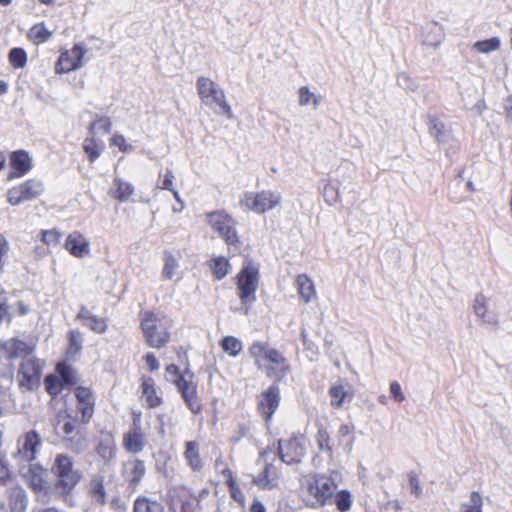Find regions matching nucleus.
Returning <instances> with one entry per match:
<instances>
[{
    "label": "nucleus",
    "instance_id": "nucleus-41",
    "mask_svg": "<svg viewBox=\"0 0 512 512\" xmlns=\"http://www.w3.org/2000/svg\"><path fill=\"white\" fill-rule=\"evenodd\" d=\"M219 345L223 352L233 358L237 357L243 350L242 341L234 336L223 337L220 340Z\"/></svg>",
    "mask_w": 512,
    "mask_h": 512
},
{
    "label": "nucleus",
    "instance_id": "nucleus-27",
    "mask_svg": "<svg viewBox=\"0 0 512 512\" xmlns=\"http://www.w3.org/2000/svg\"><path fill=\"white\" fill-rule=\"evenodd\" d=\"M140 389L141 398L144 399L147 408L155 409L163 404V397L158 392L152 377L143 376L141 378Z\"/></svg>",
    "mask_w": 512,
    "mask_h": 512
},
{
    "label": "nucleus",
    "instance_id": "nucleus-6",
    "mask_svg": "<svg viewBox=\"0 0 512 512\" xmlns=\"http://www.w3.org/2000/svg\"><path fill=\"white\" fill-rule=\"evenodd\" d=\"M259 268L251 260L243 263L242 268L235 277L237 296L241 303V310L245 315L251 311L256 301V292L259 287Z\"/></svg>",
    "mask_w": 512,
    "mask_h": 512
},
{
    "label": "nucleus",
    "instance_id": "nucleus-46",
    "mask_svg": "<svg viewBox=\"0 0 512 512\" xmlns=\"http://www.w3.org/2000/svg\"><path fill=\"white\" fill-rule=\"evenodd\" d=\"M163 260L164 266L162 270V276L165 279L171 280L174 277L177 268L179 267L178 261L176 257L168 250L164 251Z\"/></svg>",
    "mask_w": 512,
    "mask_h": 512
},
{
    "label": "nucleus",
    "instance_id": "nucleus-54",
    "mask_svg": "<svg viewBox=\"0 0 512 512\" xmlns=\"http://www.w3.org/2000/svg\"><path fill=\"white\" fill-rule=\"evenodd\" d=\"M299 104L301 106H306L310 102H313L314 106L319 104V99L309 90L308 87L302 86L299 91Z\"/></svg>",
    "mask_w": 512,
    "mask_h": 512
},
{
    "label": "nucleus",
    "instance_id": "nucleus-42",
    "mask_svg": "<svg viewBox=\"0 0 512 512\" xmlns=\"http://www.w3.org/2000/svg\"><path fill=\"white\" fill-rule=\"evenodd\" d=\"M114 186L115 189L112 192V197L120 202L129 200L134 193V187L132 184L125 182L120 178L114 179Z\"/></svg>",
    "mask_w": 512,
    "mask_h": 512
},
{
    "label": "nucleus",
    "instance_id": "nucleus-33",
    "mask_svg": "<svg viewBox=\"0 0 512 512\" xmlns=\"http://www.w3.org/2000/svg\"><path fill=\"white\" fill-rule=\"evenodd\" d=\"M96 453L105 461H110L116 453V444L113 435L109 432L101 433L95 446Z\"/></svg>",
    "mask_w": 512,
    "mask_h": 512
},
{
    "label": "nucleus",
    "instance_id": "nucleus-21",
    "mask_svg": "<svg viewBox=\"0 0 512 512\" xmlns=\"http://www.w3.org/2000/svg\"><path fill=\"white\" fill-rule=\"evenodd\" d=\"M121 474L128 488L135 491L146 475L145 462L137 457L130 458L123 463Z\"/></svg>",
    "mask_w": 512,
    "mask_h": 512
},
{
    "label": "nucleus",
    "instance_id": "nucleus-35",
    "mask_svg": "<svg viewBox=\"0 0 512 512\" xmlns=\"http://www.w3.org/2000/svg\"><path fill=\"white\" fill-rule=\"evenodd\" d=\"M83 150L87 155L90 163L95 162L105 149V144L102 140L95 137V134H90L86 137L82 144Z\"/></svg>",
    "mask_w": 512,
    "mask_h": 512
},
{
    "label": "nucleus",
    "instance_id": "nucleus-22",
    "mask_svg": "<svg viewBox=\"0 0 512 512\" xmlns=\"http://www.w3.org/2000/svg\"><path fill=\"white\" fill-rule=\"evenodd\" d=\"M10 172L8 180L22 178L33 168L32 158L29 153L23 149L12 151L9 155Z\"/></svg>",
    "mask_w": 512,
    "mask_h": 512
},
{
    "label": "nucleus",
    "instance_id": "nucleus-17",
    "mask_svg": "<svg viewBox=\"0 0 512 512\" xmlns=\"http://www.w3.org/2000/svg\"><path fill=\"white\" fill-rule=\"evenodd\" d=\"M76 400V409L83 424H88L94 414L96 408V397L93 390L86 386H76L73 390Z\"/></svg>",
    "mask_w": 512,
    "mask_h": 512
},
{
    "label": "nucleus",
    "instance_id": "nucleus-31",
    "mask_svg": "<svg viewBox=\"0 0 512 512\" xmlns=\"http://www.w3.org/2000/svg\"><path fill=\"white\" fill-rule=\"evenodd\" d=\"M87 491L93 501L100 505L106 504L107 494L104 476L99 474L93 475L88 483Z\"/></svg>",
    "mask_w": 512,
    "mask_h": 512
},
{
    "label": "nucleus",
    "instance_id": "nucleus-56",
    "mask_svg": "<svg viewBox=\"0 0 512 512\" xmlns=\"http://www.w3.org/2000/svg\"><path fill=\"white\" fill-rule=\"evenodd\" d=\"M12 475L8 461L4 457H0V484H6L12 479Z\"/></svg>",
    "mask_w": 512,
    "mask_h": 512
},
{
    "label": "nucleus",
    "instance_id": "nucleus-28",
    "mask_svg": "<svg viewBox=\"0 0 512 512\" xmlns=\"http://www.w3.org/2000/svg\"><path fill=\"white\" fill-rule=\"evenodd\" d=\"M33 346L18 338H11L0 344V351H3L5 357L9 360L18 357L27 358L33 352Z\"/></svg>",
    "mask_w": 512,
    "mask_h": 512
},
{
    "label": "nucleus",
    "instance_id": "nucleus-30",
    "mask_svg": "<svg viewBox=\"0 0 512 512\" xmlns=\"http://www.w3.org/2000/svg\"><path fill=\"white\" fill-rule=\"evenodd\" d=\"M184 459L192 472H201L204 468V460L200 453V445L197 441L190 440L184 443Z\"/></svg>",
    "mask_w": 512,
    "mask_h": 512
},
{
    "label": "nucleus",
    "instance_id": "nucleus-13",
    "mask_svg": "<svg viewBox=\"0 0 512 512\" xmlns=\"http://www.w3.org/2000/svg\"><path fill=\"white\" fill-rule=\"evenodd\" d=\"M131 418L132 424L128 431L123 434L122 445L126 452L138 454L147 444V436L142 427V412L132 410Z\"/></svg>",
    "mask_w": 512,
    "mask_h": 512
},
{
    "label": "nucleus",
    "instance_id": "nucleus-7",
    "mask_svg": "<svg viewBox=\"0 0 512 512\" xmlns=\"http://www.w3.org/2000/svg\"><path fill=\"white\" fill-rule=\"evenodd\" d=\"M317 432L315 441L318 450L327 455L330 459L334 457L335 451L344 446L345 443H350L353 440L354 426L344 423L338 428L336 438L331 436V433L326 425L321 422L316 423Z\"/></svg>",
    "mask_w": 512,
    "mask_h": 512
},
{
    "label": "nucleus",
    "instance_id": "nucleus-3",
    "mask_svg": "<svg viewBox=\"0 0 512 512\" xmlns=\"http://www.w3.org/2000/svg\"><path fill=\"white\" fill-rule=\"evenodd\" d=\"M139 327L146 345L154 349L166 347L171 339L173 320L153 310H144L139 314Z\"/></svg>",
    "mask_w": 512,
    "mask_h": 512
},
{
    "label": "nucleus",
    "instance_id": "nucleus-18",
    "mask_svg": "<svg viewBox=\"0 0 512 512\" xmlns=\"http://www.w3.org/2000/svg\"><path fill=\"white\" fill-rule=\"evenodd\" d=\"M304 437L302 435H293L286 440H279L278 454L280 459L286 464H297L301 462L305 455Z\"/></svg>",
    "mask_w": 512,
    "mask_h": 512
},
{
    "label": "nucleus",
    "instance_id": "nucleus-2",
    "mask_svg": "<svg viewBox=\"0 0 512 512\" xmlns=\"http://www.w3.org/2000/svg\"><path fill=\"white\" fill-rule=\"evenodd\" d=\"M336 489L335 480L327 474L310 473L300 480V496L308 508L331 504Z\"/></svg>",
    "mask_w": 512,
    "mask_h": 512
},
{
    "label": "nucleus",
    "instance_id": "nucleus-58",
    "mask_svg": "<svg viewBox=\"0 0 512 512\" xmlns=\"http://www.w3.org/2000/svg\"><path fill=\"white\" fill-rule=\"evenodd\" d=\"M323 196L325 201L332 205L337 202L339 198V193L337 188H335L332 184H326L323 188Z\"/></svg>",
    "mask_w": 512,
    "mask_h": 512
},
{
    "label": "nucleus",
    "instance_id": "nucleus-52",
    "mask_svg": "<svg viewBox=\"0 0 512 512\" xmlns=\"http://www.w3.org/2000/svg\"><path fill=\"white\" fill-rule=\"evenodd\" d=\"M96 128L100 129L105 134L109 133L112 128L110 118L102 116L98 117L95 121L91 122L88 128L89 134H95Z\"/></svg>",
    "mask_w": 512,
    "mask_h": 512
},
{
    "label": "nucleus",
    "instance_id": "nucleus-45",
    "mask_svg": "<svg viewBox=\"0 0 512 512\" xmlns=\"http://www.w3.org/2000/svg\"><path fill=\"white\" fill-rule=\"evenodd\" d=\"M133 512H162V506L157 501L140 496L134 501Z\"/></svg>",
    "mask_w": 512,
    "mask_h": 512
},
{
    "label": "nucleus",
    "instance_id": "nucleus-37",
    "mask_svg": "<svg viewBox=\"0 0 512 512\" xmlns=\"http://www.w3.org/2000/svg\"><path fill=\"white\" fill-rule=\"evenodd\" d=\"M214 279L220 281L224 279L231 271V264L229 260L224 256L212 257L208 262Z\"/></svg>",
    "mask_w": 512,
    "mask_h": 512
},
{
    "label": "nucleus",
    "instance_id": "nucleus-29",
    "mask_svg": "<svg viewBox=\"0 0 512 512\" xmlns=\"http://www.w3.org/2000/svg\"><path fill=\"white\" fill-rule=\"evenodd\" d=\"M328 394L331 406L336 409L343 407L345 402H350L354 396L351 386L342 381L332 384L328 390Z\"/></svg>",
    "mask_w": 512,
    "mask_h": 512
},
{
    "label": "nucleus",
    "instance_id": "nucleus-11",
    "mask_svg": "<svg viewBox=\"0 0 512 512\" xmlns=\"http://www.w3.org/2000/svg\"><path fill=\"white\" fill-rule=\"evenodd\" d=\"M45 192V185L42 180L29 178L7 190L6 200L11 206L34 201Z\"/></svg>",
    "mask_w": 512,
    "mask_h": 512
},
{
    "label": "nucleus",
    "instance_id": "nucleus-8",
    "mask_svg": "<svg viewBox=\"0 0 512 512\" xmlns=\"http://www.w3.org/2000/svg\"><path fill=\"white\" fill-rule=\"evenodd\" d=\"M205 219L210 228L226 243L227 246L238 247L241 244L236 229L237 222L231 214L224 209L205 213Z\"/></svg>",
    "mask_w": 512,
    "mask_h": 512
},
{
    "label": "nucleus",
    "instance_id": "nucleus-57",
    "mask_svg": "<svg viewBox=\"0 0 512 512\" xmlns=\"http://www.w3.org/2000/svg\"><path fill=\"white\" fill-rule=\"evenodd\" d=\"M110 145L116 146L123 153H126L131 150V145H129L122 134H114L110 139Z\"/></svg>",
    "mask_w": 512,
    "mask_h": 512
},
{
    "label": "nucleus",
    "instance_id": "nucleus-55",
    "mask_svg": "<svg viewBox=\"0 0 512 512\" xmlns=\"http://www.w3.org/2000/svg\"><path fill=\"white\" fill-rule=\"evenodd\" d=\"M231 498L242 508L245 507V494L243 493L240 486L236 483L232 486L227 487Z\"/></svg>",
    "mask_w": 512,
    "mask_h": 512
},
{
    "label": "nucleus",
    "instance_id": "nucleus-16",
    "mask_svg": "<svg viewBox=\"0 0 512 512\" xmlns=\"http://www.w3.org/2000/svg\"><path fill=\"white\" fill-rule=\"evenodd\" d=\"M280 402L281 394L278 383H273L257 396V413L263 419L267 427L271 425L274 414L280 406Z\"/></svg>",
    "mask_w": 512,
    "mask_h": 512
},
{
    "label": "nucleus",
    "instance_id": "nucleus-48",
    "mask_svg": "<svg viewBox=\"0 0 512 512\" xmlns=\"http://www.w3.org/2000/svg\"><path fill=\"white\" fill-rule=\"evenodd\" d=\"M500 40L497 37H492L486 40L477 41L473 44V49L479 53H490L500 48Z\"/></svg>",
    "mask_w": 512,
    "mask_h": 512
},
{
    "label": "nucleus",
    "instance_id": "nucleus-14",
    "mask_svg": "<svg viewBox=\"0 0 512 512\" xmlns=\"http://www.w3.org/2000/svg\"><path fill=\"white\" fill-rule=\"evenodd\" d=\"M80 417L73 416L68 411H60L56 415L54 429L62 439L70 444L79 443L83 438Z\"/></svg>",
    "mask_w": 512,
    "mask_h": 512
},
{
    "label": "nucleus",
    "instance_id": "nucleus-26",
    "mask_svg": "<svg viewBox=\"0 0 512 512\" xmlns=\"http://www.w3.org/2000/svg\"><path fill=\"white\" fill-rule=\"evenodd\" d=\"M64 247L70 255L76 258H83L90 254V243L79 231L68 234Z\"/></svg>",
    "mask_w": 512,
    "mask_h": 512
},
{
    "label": "nucleus",
    "instance_id": "nucleus-50",
    "mask_svg": "<svg viewBox=\"0 0 512 512\" xmlns=\"http://www.w3.org/2000/svg\"><path fill=\"white\" fill-rule=\"evenodd\" d=\"M40 239L44 245L56 246L59 244L62 234L57 229H48L40 231Z\"/></svg>",
    "mask_w": 512,
    "mask_h": 512
},
{
    "label": "nucleus",
    "instance_id": "nucleus-51",
    "mask_svg": "<svg viewBox=\"0 0 512 512\" xmlns=\"http://www.w3.org/2000/svg\"><path fill=\"white\" fill-rule=\"evenodd\" d=\"M175 175L171 169H166L164 173L159 174L157 187L162 190H173Z\"/></svg>",
    "mask_w": 512,
    "mask_h": 512
},
{
    "label": "nucleus",
    "instance_id": "nucleus-4",
    "mask_svg": "<svg viewBox=\"0 0 512 512\" xmlns=\"http://www.w3.org/2000/svg\"><path fill=\"white\" fill-rule=\"evenodd\" d=\"M55 477L53 493L66 501L83 478L82 472L75 468L73 459L67 454H57L51 467Z\"/></svg>",
    "mask_w": 512,
    "mask_h": 512
},
{
    "label": "nucleus",
    "instance_id": "nucleus-53",
    "mask_svg": "<svg viewBox=\"0 0 512 512\" xmlns=\"http://www.w3.org/2000/svg\"><path fill=\"white\" fill-rule=\"evenodd\" d=\"M250 433V427L247 423H238L233 431L230 438V441L234 444L240 442L242 439L246 438Z\"/></svg>",
    "mask_w": 512,
    "mask_h": 512
},
{
    "label": "nucleus",
    "instance_id": "nucleus-44",
    "mask_svg": "<svg viewBox=\"0 0 512 512\" xmlns=\"http://www.w3.org/2000/svg\"><path fill=\"white\" fill-rule=\"evenodd\" d=\"M332 502L339 512H347L351 509L353 503L352 494L346 489L335 491Z\"/></svg>",
    "mask_w": 512,
    "mask_h": 512
},
{
    "label": "nucleus",
    "instance_id": "nucleus-40",
    "mask_svg": "<svg viewBox=\"0 0 512 512\" xmlns=\"http://www.w3.org/2000/svg\"><path fill=\"white\" fill-rule=\"evenodd\" d=\"M44 386L46 392L51 396L52 399L57 398L62 393L64 388L67 387L55 371L54 373L48 374L44 378Z\"/></svg>",
    "mask_w": 512,
    "mask_h": 512
},
{
    "label": "nucleus",
    "instance_id": "nucleus-64",
    "mask_svg": "<svg viewBox=\"0 0 512 512\" xmlns=\"http://www.w3.org/2000/svg\"><path fill=\"white\" fill-rule=\"evenodd\" d=\"M222 476L225 478V484L227 487L236 484V479L234 478L233 472L230 468L226 467L221 471Z\"/></svg>",
    "mask_w": 512,
    "mask_h": 512
},
{
    "label": "nucleus",
    "instance_id": "nucleus-38",
    "mask_svg": "<svg viewBox=\"0 0 512 512\" xmlns=\"http://www.w3.org/2000/svg\"><path fill=\"white\" fill-rule=\"evenodd\" d=\"M52 31L48 30L44 22L34 24L27 33V38L35 45L47 42L52 37Z\"/></svg>",
    "mask_w": 512,
    "mask_h": 512
},
{
    "label": "nucleus",
    "instance_id": "nucleus-43",
    "mask_svg": "<svg viewBox=\"0 0 512 512\" xmlns=\"http://www.w3.org/2000/svg\"><path fill=\"white\" fill-rule=\"evenodd\" d=\"M429 134L434 138L437 143H442L449 130L446 125L441 122L437 117H430L428 121Z\"/></svg>",
    "mask_w": 512,
    "mask_h": 512
},
{
    "label": "nucleus",
    "instance_id": "nucleus-59",
    "mask_svg": "<svg viewBox=\"0 0 512 512\" xmlns=\"http://www.w3.org/2000/svg\"><path fill=\"white\" fill-rule=\"evenodd\" d=\"M408 480L412 494L416 497H420L422 494V488L420 486L418 474L415 471H410L408 473Z\"/></svg>",
    "mask_w": 512,
    "mask_h": 512
},
{
    "label": "nucleus",
    "instance_id": "nucleus-10",
    "mask_svg": "<svg viewBox=\"0 0 512 512\" xmlns=\"http://www.w3.org/2000/svg\"><path fill=\"white\" fill-rule=\"evenodd\" d=\"M25 483L34 493L36 500L48 502L53 493L52 485L48 480V471L43 466L31 463L27 471L23 474Z\"/></svg>",
    "mask_w": 512,
    "mask_h": 512
},
{
    "label": "nucleus",
    "instance_id": "nucleus-9",
    "mask_svg": "<svg viewBox=\"0 0 512 512\" xmlns=\"http://www.w3.org/2000/svg\"><path fill=\"white\" fill-rule=\"evenodd\" d=\"M281 200L280 193L271 190L245 192L239 201V205L246 211L264 214L279 206Z\"/></svg>",
    "mask_w": 512,
    "mask_h": 512
},
{
    "label": "nucleus",
    "instance_id": "nucleus-5",
    "mask_svg": "<svg viewBox=\"0 0 512 512\" xmlns=\"http://www.w3.org/2000/svg\"><path fill=\"white\" fill-rule=\"evenodd\" d=\"M166 373L171 376L184 404L193 415H199L203 411V402L198 393V383L195 375L188 369L180 371L176 364H168L165 367Z\"/></svg>",
    "mask_w": 512,
    "mask_h": 512
},
{
    "label": "nucleus",
    "instance_id": "nucleus-1",
    "mask_svg": "<svg viewBox=\"0 0 512 512\" xmlns=\"http://www.w3.org/2000/svg\"><path fill=\"white\" fill-rule=\"evenodd\" d=\"M255 366L263 371L274 383L282 381L291 367L286 357L266 341H254L248 348Z\"/></svg>",
    "mask_w": 512,
    "mask_h": 512
},
{
    "label": "nucleus",
    "instance_id": "nucleus-47",
    "mask_svg": "<svg viewBox=\"0 0 512 512\" xmlns=\"http://www.w3.org/2000/svg\"><path fill=\"white\" fill-rule=\"evenodd\" d=\"M8 60L14 69L24 68L27 64V53L23 48H12L8 54Z\"/></svg>",
    "mask_w": 512,
    "mask_h": 512
},
{
    "label": "nucleus",
    "instance_id": "nucleus-49",
    "mask_svg": "<svg viewBox=\"0 0 512 512\" xmlns=\"http://www.w3.org/2000/svg\"><path fill=\"white\" fill-rule=\"evenodd\" d=\"M483 498L477 491L470 494V502L462 505L461 512H482Z\"/></svg>",
    "mask_w": 512,
    "mask_h": 512
},
{
    "label": "nucleus",
    "instance_id": "nucleus-63",
    "mask_svg": "<svg viewBox=\"0 0 512 512\" xmlns=\"http://www.w3.org/2000/svg\"><path fill=\"white\" fill-rule=\"evenodd\" d=\"M9 251V243L6 238L0 233V271L4 267V259Z\"/></svg>",
    "mask_w": 512,
    "mask_h": 512
},
{
    "label": "nucleus",
    "instance_id": "nucleus-36",
    "mask_svg": "<svg viewBox=\"0 0 512 512\" xmlns=\"http://www.w3.org/2000/svg\"><path fill=\"white\" fill-rule=\"evenodd\" d=\"M55 372L67 387L75 386L79 381L77 370L67 361L58 362Z\"/></svg>",
    "mask_w": 512,
    "mask_h": 512
},
{
    "label": "nucleus",
    "instance_id": "nucleus-19",
    "mask_svg": "<svg viewBox=\"0 0 512 512\" xmlns=\"http://www.w3.org/2000/svg\"><path fill=\"white\" fill-rule=\"evenodd\" d=\"M85 53L86 50L82 44H75L71 49L62 51L55 63V72L66 74L79 69L83 64Z\"/></svg>",
    "mask_w": 512,
    "mask_h": 512
},
{
    "label": "nucleus",
    "instance_id": "nucleus-62",
    "mask_svg": "<svg viewBox=\"0 0 512 512\" xmlns=\"http://www.w3.org/2000/svg\"><path fill=\"white\" fill-rule=\"evenodd\" d=\"M390 394L396 402L401 403L405 400V396L402 392L401 385L397 381H393L390 383Z\"/></svg>",
    "mask_w": 512,
    "mask_h": 512
},
{
    "label": "nucleus",
    "instance_id": "nucleus-25",
    "mask_svg": "<svg viewBox=\"0 0 512 512\" xmlns=\"http://www.w3.org/2000/svg\"><path fill=\"white\" fill-rule=\"evenodd\" d=\"M280 472L278 467L273 463H265L262 471L252 480L258 488L262 490H272L278 486Z\"/></svg>",
    "mask_w": 512,
    "mask_h": 512
},
{
    "label": "nucleus",
    "instance_id": "nucleus-60",
    "mask_svg": "<svg viewBox=\"0 0 512 512\" xmlns=\"http://www.w3.org/2000/svg\"><path fill=\"white\" fill-rule=\"evenodd\" d=\"M474 312L480 318H484L487 313V306L483 296H477L474 303Z\"/></svg>",
    "mask_w": 512,
    "mask_h": 512
},
{
    "label": "nucleus",
    "instance_id": "nucleus-32",
    "mask_svg": "<svg viewBox=\"0 0 512 512\" xmlns=\"http://www.w3.org/2000/svg\"><path fill=\"white\" fill-rule=\"evenodd\" d=\"M27 494L20 486L8 490V512H25L27 509Z\"/></svg>",
    "mask_w": 512,
    "mask_h": 512
},
{
    "label": "nucleus",
    "instance_id": "nucleus-15",
    "mask_svg": "<svg viewBox=\"0 0 512 512\" xmlns=\"http://www.w3.org/2000/svg\"><path fill=\"white\" fill-rule=\"evenodd\" d=\"M43 365L35 357L24 358L17 372L19 388L24 391H33L40 386Z\"/></svg>",
    "mask_w": 512,
    "mask_h": 512
},
{
    "label": "nucleus",
    "instance_id": "nucleus-24",
    "mask_svg": "<svg viewBox=\"0 0 512 512\" xmlns=\"http://www.w3.org/2000/svg\"><path fill=\"white\" fill-rule=\"evenodd\" d=\"M76 320L96 334L106 333L109 327L108 318L93 314L85 305L80 306L76 314Z\"/></svg>",
    "mask_w": 512,
    "mask_h": 512
},
{
    "label": "nucleus",
    "instance_id": "nucleus-23",
    "mask_svg": "<svg viewBox=\"0 0 512 512\" xmlns=\"http://www.w3.org/2000/svg\"><path fill=\"white\" fill-rule=\"evenodd\" d=\"M208 495L209 490L207 488L202 489L198 495L192 493V491L185 486H181L175 490V498L180 504L181 512H197L200 508L201 499Z\"/></svg>",
    "mask_w": 512,
    "mask_h": 512
},
{
    "label": "nucleus",
    "instance_id": "nucleus-39",
    "mask_svg": "<svg viewBox=\"0 0 512 512\" xmlns=\"http://www.w3.org/2000/svg\"><path fill=\"white\" fill-rule=\"evenodd\" d=\"M68 344L65 355L67 358L76 357L82 350V333L77 330H70L67 334Z\"/></svg>",
    "mask_w": 512,
    "mask_h": 512
},
{
    "label": "nucleus",
    "instance_id": "nucleus-20",
    "mask_svg": "<svg viewBox=\"0 0 512 512\" xmlns=\"http://www.w3.org/2000/svg\"><path fill=\"white\" fill-rule=\"evenodd\" d=\"M16 456L23 461L31 463L37 457V453L42 445L39 433L35 430L25 432L18 438Z\"/></svg>",
    "mask_w": 512,
    "mask_h": 512
},
{
    "label": "nucleus",
    "instance_id": "nucleus-61",
    "mask_svg": "<svg viewBox=\"0 0 512 512\" xmlns=\"http://www.w3.org/2000/svg\"><path fill=\"white\" fill-rule=\"evenodd\" d=\"M143 360L144 362L146 363L147 365V368L150 372H155L159 369L160 367V364H159V361L157 359V357L155 356L154 353L152 352H148L144 357H143Z\"/></svg>",
    "mask_w": 512,
    "mask_h": 512
},
{
    "label": "nucleus",
    "instance_id": "nucleus-12",
    "mask_svg": "<svg viewBox=\"0 0 512 512\" xmlns=\"http://www.w3.org/2000/svg\"><path fill=\"white\" fill-rule=\"evenodd\" d=\"M196 88L201 101L205 104H216L222 112L232 118L233 113L231 106L226 100L225 92L210 78L199 77L196 82Z\"/></svg>",
    "mask_w": 512,
    "mask_h": 512
},
{
    "label": "nucleus",
    "instance_id": "nucleus-34",
    "mask_svg": "<svg viewBox=\"0 0 512 512\" xmlns=\"http://www.w3.org/2000/svg\"><path fill=\"white\" fill-rule=\"evenodd\" d=\"M296 286L300 298L305 303H308L317 298L315 285L308 275L299 274L296 277Z\"/></svg>",
    "mask_w": 512,
    "mask_h": 512
}]
</instances>
